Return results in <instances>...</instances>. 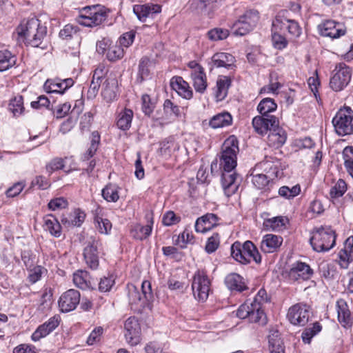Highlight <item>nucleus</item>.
I'll return each mask as SVG.
<instances>
[{"mask_svg":"<svg viewBox=\"0 0 353 353\" xmlns=\"http://www.w3.org/2000/svg\"><path fill=\"white\" fill-rule=\"evenodd\" d=\"M239 151L238 141L234 136H231L223 143L219 155V165L223 170L221 184L228 197L234 194L240 185V176L233 172L237 165Z\"/></svg>","mask_w":353,"mask_h":353,"instance_id":"obj_1","label":"nucleus"},{"mask_svg":"<svg viewBox=\"0 0 353 353\" xmlns=\"http://www.w3.org/2000/svg\"><path fill=\"white\" fill-rule=\"evenodd\" d=\"M17 31L19 35L23 37L26 46L41 49L47 48V28L38 19L32 17L28 19L25 24L18 27Z\"/></svg>","mask_w":353,"mask_h":353,"instance_id":"obj_2","label":"nucleus"},{"mask_svg":"<svg viewBox=\"0 0 353 353\" xmlns=\"http://www.w3.org/2000/svg\"><path fill=\"white\" fill-rule=\"evenodd\" d=\"M336 232L331 226H320L312 231L310 244L316 252H327L336 244Z\"/></svg>","mask_w":353,"mask_h":353,"instance_id":"obj_3","label":"nucleus"},{"mask_svg":"<svg viewBox=\"0 0 353 353\" xmlns=\"http://www.w3.org/2000/svg\"><path fill=\"white\" fill-rule=\"evenodd\" d=\"M108 9L101 5L85 6L79 11L76 21L85 27H94L101 25L108 18Z\"/></svg>","mask_w":353,"mask_h":353,"instance_id":"obj_4","label":"nucleus"},{"mask_svg":"<svg viewBox=\"0 0 353 353\" xmlns=\"http://www.w3.org/2000/svg\"><path fill=\"white\" fill-rule=\"evenodd\" d=\"M230 250L232 258L241 264H249L251 260L257 264L261 263V256L257 248L250 241H246L243 244L235 241Z\"/></svg>","mask_w":353,"mask_h":353,"instance_id":"obj_5","label":"nucleus"},{"mask_svg":"<svg viewBox=\"0 0 353 353\" xmlns=\"http://www.w3.org/2000/svg\"><path fill=\"white\" fill-rule=\"evenodd\" d=\"M332 122L339 136L353 134V110L350 107L345 106L340 108Z\"/></svg>","mask_w":353,"mask_h":353,"instance_id":"obj_6","label":"nucleus"},{"mask_svg":"<svg viewBox=\"0 0 353 353\" xmlns=\"http://www.w3.org/2000/svg\"><path fill=\"white\" fill-rule=\"evenodd\" d=\"M259 20V12L254 9L246 10L236 21L232 31L236 36H244L251 32L256 26Z\"/></svg>","mask_w":353,"mask_h":353,"instance_id":"obj_7","label":"nucleus"},{"mask_svg":"<svg viewBox=\"0 0 353 353\" xmlns=\"http://www.w3.org/2000/svg\"><path fill=\"white\" fill-rule=\"evenodd\" d=\"M352 73L351 68L345 63H337L330 80V86L332 90L340 92L346 88L351 81Z\"/></svg>","mask_w":353,"mask_h":353,"instance_id":"obj_8","label":"nucleus"},{"mask_svg":"<svg viewBox=\"0 0 353 353\" xmlns=\"http://www.w3.org/2000/svg\"><path fill=\"white\" fill-rule=\"evenodd\" d=\"M312 317L311 307L304 303H298L291 306L287 318L294 325L305 326Z\"/></svg>","mask_w":353,"mask_h":353,"instance_id":"obj_9","label":"nucleus"},{"mask_svg":"<svg viewBox=\"0 0 353 353\" xmlns=\"http://www.w3.org/2000/svg\"><path fill=\"white\" fill-rule=\"evenodd\" d=\"M210 281L204 270H197L193 276L192 290L194 298L199 301L207 300L210 291Z\"/></svg>","mask_w":353,"mask_h":353,"instance_id":"obj_10","label":"nucleus"},{"mask_svg":"<svg viewBox=\"0 0 353 353\" xmlns=\"http://www.w3.org/2000/svg\"><path fill=\"white\" fill-rule=\"evenodd\" d=\"M236 316L242 319H248L250 323H266V316L262 307L259 304L251 303L249 301L240 305L236 311Z\"/></svg>","mask_w":353,"mask_h":353,"instance_id":"obj_11","label":"nucleus"},{"mask_svg":"<svg viewBox=\"0 0 353 353\" xmlns=\"http://www.w3.org/2000/svg\"><path fill=\"white\" fill-rule=\"evenodd\" d=\"M102 244L99 238L90 236L83 249V258L87 265L92 270H97L99 265V254Z\"/></svg>","mask_w":353,"mask_h":353,"instance_id":"obj_12","label":"nucleus"},{"mask_svg":"<svg viewBox=\"0 0 353 353\" xmlns=\"http://www.w3.org/2000/svg\"><path fill=\"white\" fill-rule=\"evenodd\" d=\"M125 338L128 344L132 346L141 342V328L138 319L130 316L124 323Z\"/></svg>","mask_w":353,"mask_h":353,"instance_id":"obj_13","label":"nucleus"},{"mask_svg":"<svg viewBox=\"0 0 353 353\" xmlns=\"http://www.w3.org/2000/svg\"><path fill=\"white\" fill-rule=\"evenodd\" d=\"M317 29L320 35L332 39H338L346 32V30L342 24L333 20L323 21L318 25Z\"/></svg>","mask_w":353,"mask_h":353,"instance_id":"obj_14","label":"nucleus"},{"mask_svg":"<svg viewBox=\"0 0 353 353\" xmlns=\"http://www.w3.org/2000/svg\"><path fill=\"white\" fill-rule=\"evenodd\" d=\"M79 291L70 289L61 294L59 300V307L62 312H69L76 309L80 302Z\"/></svg>","mask_w":353,"mask_h":353,"instance_id":"obj_15","label":"nucleus"},{"mask_svg":"<svg viewBox=\"0 0 353 353\" xmlns=\"http://www.w3.org/2000/svg\"><path fill=\"white\" fill-rule=\"evenodd\" d=\"M279 124V119L273 115L256 116L252 119L254 130L259 134L263 135Z\"/></svg>","mask_w":353,"mask_h":353,"instance_id":"obj_16","label":"nucleus"},{"mask_svg":"<svg viewBox=\"0 0 353 353\" xmlns=\"http://www.w3.org/2000/svg\"><path fill=\"white\" fill-rule=\"evenodd\" d=\"M161 12V6L159 4L151 3L145 4H136L133 6V12L138 19L145 22L147 19H153L156 14Z\"/></svg>","mask_w":353,"mask_h":353,"instance_id":"obj_17","label":"nucleus"},{"mask_svg":"<svg viewBox=\"0 0 353 353\" xmlns=\"http://www.w3.org/2000/svg\"><path fill=\"white\" fill-rule=\"evenodd\" d=\"M313 274L309 265L303 262L294 263L288 272L289 279L292 281L307 280Z\"/></svg>","mask_w":353,"mask_h":353,"instance_id":"obj_18","label":"nucleus"},{"mask_svg":"<svg viewBox=\"0 0 353 353\" xmlns=\"http://www.w3.org/2000/svg\"><path fill=\"white\" fill-rule=\"evenodd\" d=\"M235 58L232 54L226 52H217L211 57L209 65H210V70L214 68H224L227 70H231L235 67Z\"/></svg>","mask_w":353,"mask_h":353,"instance_id":"obj_19","label":"nucleus"},{"mask_svg":"<svg viewBox=\"0 0 353 353\" xmlns=\"http://www.w3.org/2000/svg\"><path fill=\"white\" fill-rule=\"evenodd\" d=\"M74 84V80L72 78L65 79H48L43 85L44 90L48 93L63 94L67 89L72 87Z\"/></svg>","mask_w":353,"mask_h":353,"instance_id":"obj_20","label":"nucleus"},{"mask_svg":"<svg viewBox=\"0 0 353 353\" xmlns=\"http://www.w3.org/2000/svg\"><path fill=\"white\" fill-rule=\"evenodd\" d=\"M147 224L143 226L140 224H135L132 226L130 234L136 240L143 241L148 238L152 233L153 227V217L152 215H146Z\"/></svg>","mask_w":353,"mask_h":353,"instance_id":"obj_21","label":"nucleus"},{"mask_svg":"<svg viewBox=\"0 0 353 353\" xmlns=\"http://www.w3.org/2000/svg\"><path fill=\"white\" fill-rule=\"evenodd\" d=\"M273 26L279 27L281 30H287L289 34L295 38L299 37L301 34V28L298 22L293 19H283L278 16L273 22Z\"/></svg>","mask_w":353,"mask_h":353,"instance_id":"obj_22","label":"nucleus"},{"mask_svg":"<svg viewBox=\"0 0 353 353\" xmlns=\"http://www.w3.org/2000/svg\"><path fill=\"white\" fill-rule=\"evenodd\" d=\"M170 86L179 95L185 99H190L193 97V92L188 83L181 77H173L170 80Z\"/></svg>","mask_w":353,"mask_h":353,"instance_id":"obj_23","label":"nucleus"},{"mask_svg":"<svg viewBox=\"0 0 353 353\" xmlns=\"http://www.w3.org/2000/svg\"><path fill=\"white\" fill-rule=\"evenodd\" d=\"M283 238L273 234H265L261 242V250L264 253L276 252L282 245Z\"/></svg>","mask_w":353,"mask_h":353,"instance_id":"obj_24","label":"nucleus"},{"mask_svg":"<svg viewBox=\"0 0 353 353\" xmlns=\"http://www.w3.org/2000/svg\"><path fill=\"white\" fill-rule=\"evenodd\" d=\"M339 264L343 269H347L350 263L353 261V236L347 239L345 247L339 254Z\"/></svg>","mask_w":353,"mask_h":353,"instance_id":"obj_25","label":"nucleus"},{"mask_svg":"<svg viewBox=\"0 0 353 353\" xmlns=\"http://www.w3.org/2000/svg\"><path fill=\"white\" fill-rule=\"evenodd\" d=\"M287 139V133L285 130L279 127H274L269 132L268 136V144L276 148H281L285 143Z\"/></svg>","mask_w":353,"mask_h":353,"instance_id":"obj_26","label":"nucleus"},{"mask_svg":"<svg viewBox=\"0 0 353 353\" xmlns=\"http://www.w3.org/2000/svg\"><path fill=\"white\" fill-rule=\"evenodd\" d=\"M117 80L115 78H108L103 83L101 96L106 102H112L117 99Z\"/></svg>","mask_w":353,"mask_h":353,"instance_id":"obj_27","label":"nucleus"},{"mask_svg":"<svg viewBox=\"0 0 353 353\" xmlns=\"http://www.w3.org/2000/svg\"><path fill=\"white\" fill-rule=\"evenodd\" d=\"M336 306L339 323L343 327H350L352 324V320L351 312L346 301L343 299H339L336 301Z\"/></svg>","mask_w":353,"mask_h":353,"instance_id":"obj_28","label":"nucleus"},{"mask_svg":"<svg viewBox=\"0 0 353 353\" xmlns=\"http://www.w3.org/2000/svg\"><path fill=\"white\" fill-rule=\"evenodd\" d=\"M193 87L196 92L203 94L208 87L207 77L203 68L193 70L190 74Z\"/></svg>","mask_w":353,"mask_h":353,"instance_id":"obj_29","label":"nucleus"},{"mask_svg":"<svg viewBox=\"0 0 353 353\" xmlns=\"http://www.w3.org/2000/svg\"><path fill=\"white\" fill-rule=\"evenodd\" d=\"M225 284L230 290L241 292L248 289L244 279L236 273H231L225 278Z\"/></svg>","mask_w":353,"mask_h":353,"instance_id":"obj_30","label":"nucleus"},{"mask_svg":"<svg viewBox=\"0 0 353 353\" xmlns=\"http://www.w3.org/2000/svg\"><path fill=\"white\" fill-rule=\"evenodd\" d=\"M268 338V349L270 353H285V346L279 331L271 332Z\"/></svg>","mask_w":353,"mask_h":353,"instance_id":"obj_31","label":"nucleus"},{"mask_svg":"<svg viewBox=\"0 0 353 353\" xmlns=\"http://www.w3.org/2000/svg\"><path fill=\"white\" fill-rule=\"evenodd\" d=\"M279 161L272 157H265V159L260 163V166L263 169L267 174H269L268 176H274L277 177L279 172Z\"/></svg>","mask_w":353,"mask_h":353,"instance_id":"obj_32","label":"nucleus"},{"mask_svg":"<svg viewBox=\"0 0 353 353\" xmlns=\"http://www.w3.org/2000/svg\"><path fill=\"white\" fill-rule=\"evenodd\" d=\"M43 219L45 230L54 237H59L61 234V226L58 220L52 214L46 215Z\"/></svg>","mask_w":353,"mask_h":353,"instance_id":"obj_33","label":"nucleus"},{"mask_svg":"<svg viewBox=\"0 0 353 353\" xmlns=\"http://www.w3.org/2000/svg\"><path fill=\"white\" fill-rule=\"evenodd\" d=\"M231 83V79L227 76H222L218 79L215 91V97L218 101H221L226 97Z\"/></svg>","mask_w":353,"mask_h":353,"instance_id":"obj_34","label":"nucleus"},{"mask_svg":"<svg viewBox=\"0 0 353 353\" xmlns=\"http://www.w3.org/2000/svg\"><path fill=\"white\" fill-rule=\"evenodd\" d=\"M133 115L132 110L128 108H125L119 112L117 121L118 128L123 131L129 130L131 127Z\"/></svg>","mask_w":353,"mask_h":353,"instance_id":"obj_35","label":"nucleus"},{"mask_svg":"<svg viewBox=\"0 0 353 353\" xmlns=\"http://www.w3.org/2000/svg\"><path fill=\"white\" fill-rule=\"evenodd\" d=\"M232 122V117L228 112H223L214 116L210 121V125L213 128L229 126Z\"/></svg>","mask_w":353,"mask_h":353,"instance_id":"obj_36","label":"nucleus"},{"mask_svg":"<svg viewBox=\"0 0 353 353\" xmlns=\"http://www.w3.org/2000/svg\"><path fill=\"white\" fill-rule=\"evenodd\" d=\"M100 139L101 137L97 131L92 132L90 145L81 157L83 161H89L95 154L100 143Z\"/></svg>","mask_w":353,"mask_h":353,"instance_id":"obj_37","label":"nucleus"},{"mask_svg":"<svg viewBox=\"0 0 353 353\" xmlns=\"http://www.w3.org/2000/svg\"><path fill=\"white\" fill-rule=\"evenodd\" d=\"M90 274L87 271L78 270L73 274L74 284L81 290L90 288Z\"/></svg>","mask_w":353,"mask_h":353,"instance_id":"obj_38","label":"nucleus"},{"mask_svg":"<svg viewBox=\"0 0 353 353\" xmlns=\"http://www.w3.org/2000/svg\"><path fill=\"white\" fill-rule=\"evenodd\" d=\"M85 218V214L79 209H76L69 215V218L64 217L61 219L63 224L68 226H77L79 227Z\"/></svg>","mask_w":353,"mask_h":353,"instance_id":"obj_39","label":"nucleus"},{"mask_svg":"<svg viewBox=\"0 0 353 353\" xmlns=\"http://www.w3.org/2000/svg\"><path fill=\"white\" fill-rule=\"evenodd\" d=\"M16 57L7 50H0V72L6 71L16 63Z\"/></svg>","mask_w":353,"mask_h":353,"instance_id":"obj_40","label":"nucleus"},{"mask_svg":"<svg viewBox=\"0 0 353 353\" xmlns=\"http://www.w3.org/2000/svg\"><path fill=\"white\" fill-rule=\"evenodd\" d=\"M150 64V59L148 57H143L139 63L138 67V73L137 81L139 83H142L145 79H146L150 75V69L149 66Z\"/></svg>","mask_w":353,"mask_h":353,"instance_id":"obj_41","label":"nucleus"},{"mask_svg":"<svg viewBox=\"0 0 353 353\" xmlns=\"http://www.w3.org/2000/svg\"><path fill=\"white\" fill-rule=\"evenodd\" d=\"M322 330V325L318 321L314 323L311 327H307L301 334V339L304 343L310 344L312 339Z\"/></svg>","mask_w":353,"mask_h":353,"instance_id":"obj_42","label":"nucleus"},{"mask_svg":"<svg viewBox=\"0 0 353 353\" xmlns=\"http://www.w3.org/2000/svg\"><path fill=\"white\" fill-rule=\"evenodd\" d=\"M277 108V104L274 100L271 98H264L257 106L259 112L264 116L270 115L269 113L275 111Z\"/></svg>","mask_w":353,"mask_h":353,"instance_id":"obj_43","label":"nucleus"},{"mask_svg":"<svg viewBox=\"0 0 353 353\" xmlns=\"http://www.w3.org/2000/svg\"><path fill=\"white\" fill-rule=\"evenodd\" d=\"M102 196L108 202L117 201L119 199L117 187L112 183L108 184L102 190Z\"/></svg>","mask_w":353,"mask_h":353,"instance_id":"obj_44","label":"nucleus"},{"mask_svg":"<svg viewBox=\"0 0 353 353\" xmlns=\"http://www.w3.org/2000/svg\"><path fill=\"white\" fill-rule=\"evenodd\" d=\"M300 192L301 186L299 184L294 185L291 188L286 185H283L281 187L278 191L279 194L286 199H293L299 195Z\"/></svg>","mask_w":353,"mask_h":353,"instance_id":"obj_45","label":"nucleus"},{"mask_svg":"<svg viewBox=\"0 0 353 353\" xmlns=\"http://www.w3.org/2000/svg\"><path fill=\"white\" fill-rule=\"evenodd\" d=\"M270 177L266 174H257L252 176V183L258 190H264L270 182Z\"/></svg>","mask_w":353,"mask_h":353,"instance_id":"obj_46","label":"nucleus"},{"mask_svg":"<svg viewBox=\"0 0 353 353\" xmlns=\"http://www.w3.org/2000/svg\"><path fill=\"white\" fill-rule=\"evenodd\" d=\"M346 191L347 184L344 180L340 179L330 189V195L332 199H336L342 196Z\"/></svg>","mask_w":353,"mask_h":353,"instance_id":"obj_47","label":"nucleus"},{"mask_svg":"<svg viewBox=\"0 0 353 353\" xmlns=\"http://www.w3.org/2000/svg\"><path fill=\"white\" fill-rule=\"evenodd\" d=\"M124 55V50L121 46L113 45L108 49L106 57L110 61L121 59Z\"/></svg>","mask_w":353,"mask_h":353,"instance_id":"obj_48","label":"nucleus"},{"mask_svg":"<svg viewBox=\"0 0 353 353\" xmlns=\"http://www.w3.org/2000/svg\"><path fill=\"white\" fill-rule=\"evenodd\" d=\"M9 110L14 116L20 115L24 110L23 97L17 96L11 100L9 103Z\"/></svg>","mask_w":353,"mask_h":353,"instance_id":"obj_49","label":"nucleus"},{"mask_svg":"<svg viewBox=\"0 0 353 353\" xmlns=\"http://www.w3.org/2000/svg\"><path fill=\"white\" fill-rule=\"evenodd\" d=\"M164 113L170 117H179L181 115L180 108L174 104L171 100L166 99L163 103Z\"/></svg>","mask_w":353,"mask_h":353,"instance_id":"obj_50","label":"nucleus"},{"mask_svg":"<svg viewBox=\"0 0 353 353\" xmlns=\"http://www.w3.org/2000/svg\"><path fill=\"white\" fill-rule=\"evenodd\" d=\"M52 303V292L50 289H46L40 299L39 310L42 311L48 310Z\"/></svg>","mask_w":353,"mask_h":353,"instance_id":"obj_51","label":"nucleus"},{"mask_svg":"<svg viewBox=\"0 0 353 353\" xmlns=\"http://www.w3.org/2000/svg\"><path fill=\"white\" fill-rule=\"evenodd\" d=\"M220 244V236L218 233H214L208 239L205 250L208 254L214 252L219 248Z\"/></svg>","mask_w":353,"mask_h":353,"instance_id":"obj_52","label":"nucleus"},{"mask_svg":"<svg viewBox=\"0 0 353 353\" xmlns=\"http://www.w3.org/2000/svg\"><path fill=\"white\" fill-rule=\"evenodd\" d=\"M114 283L115 278L114 275L105 276L100 279L98 289L101 292H107L110 291Z\"/></svg>","mask_w":353,"mask_h":353,"instance_id":"obj_53","label":"nucleus"},{"mask_svg":"<svg viewBox=\"0 0 353 353\" xmlns=\"http://www.w3.org/2000/svg\"><path fill=\"white\" fill-rule=\"evenodd\" d=\"M285 219L283 216H275L268 219L264 221V225L273 230H279L285 225Z\"/></svg>","mask_w":353,"mask_h":353,"instance_id":"obj_54","label":"nucleus"},{"mask_svg":"<svg viewBox=\"0 0 353 353\" xmlns=\"http://www.w3.org/2000/svg\"><path fill=\"white\" fill-rule=\"evenodd\" d=\"M94 221L97 224V228L100 233L108 234L112 229V223L108 219H103L96 216Z\"/></svg>","mask_w":353,"mask_h":353,"instance_id":"obj_55","label":"nucleus"},{"mask_svg":"<svg viewBox=\"0 0 353 353\" xmlns=\"http://www.w3.org/2000/svg\"><path fill=\"white\" fill-rule=\"evenodd\" d=\"M65 167L64 160L62 158L56 157L52 159L46 166L47 172L50 175L54 171L63 169Z\"/></svg>","mask_w":353,"mask_h":353,"instance_id":"obj_56","label":"nucleus"},{"mask_svg":"<svg viewBox=\"0 0 353 353\" xmlns=\"http://www.w3.org/2000/svg\"><path fill=\"white\" fill-rule=\"evenodd\" d=\"M228 35V30L222 28H214L208 32V37L212 41L223 40L226 39Z\"/></svg>","mask_w":353,"mask_h":353,"instance_id":"obj_57","label":"nucleus"},{"mask_svg":"<svg viewBox=\"0 0 353 353\" xmlns=\"http://www.w3.org/2000/svg\"><path fill=\"white\" fill-rule=\"evenodd\" d=\"M194 243V236L191 232H190L188 229H185V230L179 235L177 242L176 244L180 245L181 248H186L187 243Z\"/></svg>","mask_w":353,"mask_h":353,"instance_id":"obj_58","label":"nucleus"},{"mask_svg":"<svg viewBox=\"0 0 353 353\" xmlns=\"http://www.w3.org/2000/svg\"><path fill=\"white\" fill-rule=\"evenodd\" d=\"M128 296L131 304H136L141 301L143 304L145 303L143 296L135 285H132L129 287Z\"/></svg>","mask_w":353,"mask_h":353,"instance_id":"obj_59","label":"nucleus"},{"mask_svg":"<svg viewBox=\"0 0 353 353\" xmlns=\"http://www.w3.org/2000/svg\"><path fill=\"white\" fill-rule=\"evenodd\" d=\"M103 333V328L102 327H95L88 336L86 343L88 345H92L100 341L101 336Z\"/></svg>","mask_w":353,"mask_h":353,"instance_id":"obj_60","label":"nucleus"},{"mask_svg":"<svg viewBox=\"0 0 353 353\" xmlns=\"http://www.w3.org/2000/svg\"><path fill=\"white\" fill-rule=\"evenodd\" d=\"M68 205V201L63 197H58L51 199L48 204V207L51 210L65 208Z\"/></svg>","mask_w":353,"mask_h":353,"instance_id":"obj_61","label":"nucleus"},{"mask_svg":"<svg viewBox=\"0 0 353 353\" xmlns=\"http://www.w3.org/2000/svg\"><path fill=\"white\" fill-rule=\"evenodd\" d=\"M273 46L278 50H283L288 46V41L285 37L280 34L274 33L272 35Z\"/></svg>","mask_w":353,"mask_h":353,"instance_id":"obj_62","label":"nucleus"},{"mask_svg":"<svg viewBox=\"0 0 353 353\" xmlns=\"http://www.w3.org/2000/svg\"><path fill=\"white\" fill-rule=\"evenodd\" d=\"M345 169L353 167V146H347L343 150Z\"/></svg>","mask_w":353,"mask_h":353,"instance_id":"obj_63","label":"nucleus"},{"mask_svg":"<svg viewBox=\"0 0 353 353\" xmlns=\"http://www.w3.org/2000/svg\"><path fill=\"white\" fill-rule=\"evenodd\" d=\"M37 350L35 346L28 343H21L16 346L12 353H37Z\"/></svg>","mask_w":353,"mask_h":353,"instance_id":"obj_64","label":"nucleus"}]
</instances>
